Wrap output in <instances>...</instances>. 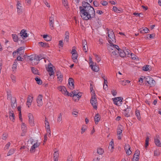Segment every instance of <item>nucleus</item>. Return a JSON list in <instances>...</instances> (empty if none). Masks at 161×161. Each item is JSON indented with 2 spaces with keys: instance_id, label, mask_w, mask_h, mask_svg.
<instances>
[{
  "instance_id": "f257e3e1",
  "label": "nucleus",
  "mask_w": 161,
  "mask_h": 161,
  "mask_svg": "<svg viewBox=\"0 0 161 161\" xmlns=\"http://www.w3.org/2000/svg\"><path fill=\"white\" fill-rule=\"evenodd\" d=\"M80 14L81 18L85 20L91 19L95 16L94 8L88 3L83 1L82 6H80Z\"/></svg>"
},
{
  "instance_id": "f03ea898",
  "label": "nucleus",
  "mask_w": 161,
  "mask_h": 161,
  "mask_svg": "<svg viewBox=\"0 0 161 161\" xmlns=\"http://www.w3.org/2000/svg\"><path fill=\"white\" fill-rule=\"evenodd\" d=\"M108 42L110 44H113L116 42L115 35L112 30L108 31Z\"/></svg>"
},
{
  "instance_id": "7ed1b4c3",
  "label": "nucleus",
  "mask_w": 161,
  "mask_h": 161,
  "mask_svg": "<svg viewBox=\"0 0 161 161\" xmlns=\"http://www.w3.org/2000/svg\"><path fill=\"white\" fill-rule=\"evenodd\" d=\"M96 96L95 93L92 92V97L90 100V103L93 108L97 109V101L96 98Z\"/></svg>"
},
{
  "instance_id": "20e7f679",
  "label": "nucleus",
  "mask_w": 161,
  "mask_h": 161,
  "mask_svg": "<svg viewBox=\"0 0 161 161\" xmlns=\"http://www.w3.org/2000/svg\"><path fill=\"white\" fill-rule=\"evenodd\" d=\"M144 80L145 82L150 85L151 87H153L155 86V81L151 77L147 76L144 77Z\"/></svg>"
},
{
  "instance_id": "39448f33",
  "label": "nucleus",
  "mask_w": 161,
  "mask_h": 161,
  "mask_svg": "<svg viewBox=\"0 0 161 161\" xmlns=\"http://www.w3.org/2000/svg\"><path fill=\"white\" fill-rule=\"evenodd\" d=\"M112 100L114 104L117 106H120L122 103L123 98L121 97H119L113 98Z\"/></svg>"
},
{
  "instance_id": "423d86ee",
  "label": "nucleus",
  "mask_w": 161,
  "mask_h": 161,
  "mask_svg": "<svg viewBox=\"0 0 161 161\" xmlns=\"http://www.w3.org/2000/svg\"><path fill=\"white\" fill-rule=\"evenodd\" d=\"M17 7V12L18 14H20L23 12V6L21 2L19 1H17L16 5Z\"/></svg>"
},
{
  "instance_id": "0eeeda50",
  "label": "nucleus",
  "mask_w": 161,
  "mask_h": 161,
  "mask_svg": "<svg viewBox=\"0 0 161 161\" xmlns=\"http://www.w3.org/2000/svg\"><path fill=\"white\" fill-rule=\"evenodd\" d=\"M49 25L50 28L52 30H53L54 28V16L52 14V16L49 18Z\"/></svg>"
},
{
  "instance_id": "6e6552de",
  "label": "nucleus",
  "mask_w": 161,
  "mask_h": 161,
  "mask_svg": "<svg viewBox=\"0 0 161 161\" xmlns=\"http://www.w3.org/2000/svg\"><path fill=\"white\" fill-rule=\"evenodd\" d=\"M68 87L71 90H73L74 88V79L70 78L68 80Z\"/></svg>"
},
{
  "instance_id": "1a4fd4ad",
  "label": "nucleus",
  "mask_w": 161,
  "mask_h": 161,
  "mask_svg": "<svg viewBox=\"0 0 161 161\" xmlns=\"http://www.w3.org/2000/svg\"><path fill=\"white\" fill-rule=\"evenodd\" d=\"M19 36L22 38V42H24V40L25 38L28 36V34L26 32V31L25 30H22L19 33Z\"/></svg>"
},
{
  "instance_id": "9d476101",
  "label": "nucleus",
  "mask_w": 161,
  "mask_h": 161,
  "mask_svg": "<svg viewBox=\"0 0 161 161\" xmlns=\"http://www.w3.org/2000/svg\"><path fill=\"white\" fill-rule=\"evenodd\" d=\"M29 118V123L30 126H34L35 125L34 117L33 114L31 113H29L28 115Z\"/></svg>"
},
{
  "instance_id": "9b49d317",
  "label": "nucleus",
  "mask_w": 161,
  "mask_h": 161,
  "mask_svg": "<svg viewBox=\"0 0 161 161\" xmlns=\"http://www.w3.org/2000/svg\"><path fill=\"white\" fill-rule=\"evenodd\" d=\"M154 142L156 145L159 147H161V142L160 140L159 136L157 135L154 138Z\"/></svg>"
},
{
  "instance_id": "f8f14e48",
  "label": "nucleus",
  "mask_w": 161,
  "mask_h": 161,
  "mask_svg": "<svg viewBox=\"0 0 161 161\" xmlns=\"http://www.w3.org/2000/svg\"><path fill=\"white\" fill-rule=\"evenodd\" d=\"M57 89L61 93L67 95L68 94V92L67 91L66 88L64 86H60L57 87Z\"/></svg>"
},
{
  "instance_id": "ddd939ff",
  "label": "nucleus",
  "mask_w": 161,
  "mask_h": 161,
  "mask_svg": "<svg viewBox=\"0 0 161 161\" xmlns=\"http://www.w3.org/2000/svg\"><path fill=\"white\" fill-rule=\"evenodd\" d=\"M12 36L14 42H17L19 41H20L21 43H23L22 38H21V37H20L19 35L17 36L15 34H12Z\"/></svg>"
},
{
  "instance_id": "4468645a",
  "label": "nucleus",
  "mask_w": 161,
  "mask_h": 161,
  "mask_svg": "<svg viewBox=\"0 0 161 161\" xmlns=\"http://www.w3.org/2000/svg\"><path fill=\"white\" fill-rule=\"evenodd\" d=\"M43 97L42 95H39L36 99V102L37 103V106L40 107L43 104L42 99Z\"/></svg>"
},
{
  "instance_id": "2eb2a0df",
  "label": "nucleus",
  "mask_w": 161,
  "mask_h": 161,
  "mask_svg": "<svg viewBox=\"0 0 161 161\" xmlns=\"http://www.w3.org/2000/svg\"><path fill=\"white\" fill-rule=\"evenodd\" d=\"M21 129L22 131V133H21V135L24 136L27 131L26 125L24 123H22L21 125Z\"/></svg>"
},
{
  "instance_id": "dca6fc26",
  "label": "nucleus",
  "mask_w": 161,
  "mask_h": 161,
  "mask_svg": "<svg viewBox=\"0 0 161 161\" xmlns=\"http://www.w3.org/2000/svg\"><path fill=\"white\" fill-rule=\"evenodd\" d=\"M52 66H53V65L51 63H50L47 69V71L49 73V75L50 76L53 75L54 74V72Z\"/></svg>"
},
{
  "instance_id": "f3484780",
  "label": "nucleus",
  "mask_w": 161,
  "mask_h": 161,
  "mask_svg": "<svg viewBox=\"0 0 161 161\" xmlns=\"http://www.w3.org/2000/svg\"><path fill=\"white\" fill-rule=\"evenodd\" d=\"M124 148L126 154L128 155H129L131 154V151L130 150V147L128 144L127 143L125 144Z\"/></svg>"
},
{
  "instance_id": "a211bd4d",
  "label": "nucleus",
  "mask_w": 161,
  "mask_h": 161,
  "mask_svg": "<svg viewBox=\"0 0 161 161\" xmlns=\"http://www.w3.org/2000/svg\"><path fill=\"white\" fill-rule=\"evenodd\" d=\"M40 145V143L38 142H36L34 143L31 147L30 152L31 153H34L35 151L36 148L38 147Z\"/></svg>"
},
{
  "instance_id": "6ab92c4d",
  "label": "nucleus",
  "mask_w": 161,
  "mask_h": 161,
  "mask_svg": "<svg viewBox=\"0 0 161 161\" xmlns=\"http://www.w3.org/2000/svg\"><path fill=\"white\" fill-rule=\"evenodd\" d=\"M83 50L85 52H87L88 51L87 43L85 40H84L82 42Z\"/></svg>"
},
{
  "instance_id": "aec40b11",
  "label": "nucleus",
  "mask_w": 161,
  "mask_h": 161,
  "mask_svg": "<svg viewBox=\"0 0 161 161\" xmlns=\"http://www.w3.org/2000/svg\"><path fill=\"white\" fill-rule=\"evenodd\" d=\"M69 32L66 31L65 32L64 34V42L65 43H68L69 42Z\"/></svg>"
},
{
  "instance_id": "412c9836",
  "label": "nucleus",
  "mask_w": 161,
  "mask_h": 161,
  "mask_svg": "<svg viewBox=\"0 0 161 161\" xmlns=\"http://www.w3.org/2000/svg\"><path fill=\"white\" fill-rule=\"evenodd\" d=\"M33 99V97L30 96H28V98H27L26 104L28 106V108H29L30 106L31 105V103L32 102Z\"/></svg>"
},
{
  "instance_id": "4be33fe9",
  "label": "nucleus",
  "mask_w": 161,
  "mask_h": 161,
  "mask_svg": "<svg viewBox=\"0 0 161 161\" xmlns=\"http://www.w3.org/2000/svg\"><path fill=\"white\" fill-rule=\"evenodd\" d=\"M11 106L13 108H15L17 106L16 100L15 97H12L11 99Z\"/></svg>"
},
{
  "instance_id": "5701e85b",
  "label": "nucleus",
  "mask_w": 161,
  "mask_h": 161,
  "mask_svg": "<svg viewBox=\"0 0 161 161\" xmlns=\"http://www.w3.org/2000/svg\"><path fill=\"white\" fill-rule=\"evenodd\" d=\"M90 68L93 71L96 72H98L99 69V67L96 65H93L92 64H90Z\"/></svg>"
},
{
  "instance_id": "b1692460",
  "label": "nucleus",
  "mask_w": 161,
  "mask_h": 161,
  "mask_svg": "<svg viewBox=\"0 0 161 161\" xmlns=\"http://www.w3.org/2000/svg\"><path fill=\"white\" fill-rule=\"evenodd\" d=\"M72 54V58L73 62L75 63H77L78 62L77 59L78 56V53Z\"/></svg>"
},
{
  "instance_id": "393cba45",
  "label": "nucleus",
  "mask_w": 161,
  "mask_h": 161,
  "mask_svg": "<svg viewBox=\"0 0 161 161\" xmlns=\"http://www.w3.org/2000/svg\"><path fill=\"white\" fill-rule=\"evenodd\" d=\"M110 45V48L112 50H114V49L118 51V52H119L121 50L118 45L114 44V43H113V44Z\"/></svg>"
},
{
  "instance_id": "a878e982",
  "label": "nucleus",
  "mask_w": 161,
  "mask_h": 161,
  "mask_svg": "<svg viewBox=\"0 0 161 161\" xmlns=\"http://www.w3.org/2000/svg\"><path fill=\"white\" fill-rule=\"evenodd\" d=\"M45 127L47 129V132H50V125L49 124V123L47 121V118H45Z\"/></svg>"
},
{
  "instance_id": "bb28decb",
  "label": "nucleus",
  "mask_w": 161,
  "mask_h": 161,
  "mask_svg": "<svg viewBox=\"0 0 161 161\" xmlns=\"http://www.w3.org/2000/svg\"><path fill=\"white\" fill-rule=\"evenodd\" d=\"M38 44L41 47H43L44 48H47L49 47L48 43L47 42L44 43L41 42H39Z\"/></svg>"
},
{
  "instance_id": "cd10ccee",
  "label": "nucleus",
  "mask_w": 161,
  "mask_h": 161,
  "mask_svg": "<svg viewBox=\"0 0 161 161\" xmlns=\"http://www.w3.org/2000/svg\"><path fill=\"white\" fill-rule=\"evenodd\" d=\"M36 58H35V56H34V57H32L30 59L33 64L36 65L39 63V61H38V59H36Z\"/></svg>"
},
{
  "instance_id": "c85d7f7f",
  "label": "nucleus",
  "mask_w": 161,
  "mask_h": 161,
  "mask_svg": "<svg viewBox=\"0 0 161 161\" xmlns=\"http://www.w3.org/2000/svg\"><path fill=\"white\" fill-rule=\"evenodd\" d=\"M57 78L58 81L62 82L63 80V75L60 72H58L57 73Z\"/></svg>"
},
{
  "instance_id": "c756f323",
  "label": "nucleus",
  "mask_w": 161,
  "mask_h": 161,
  "mask_svg": "<svg viewBox=\"0 0 161 161\" xmlns=\"http://www.w3.org/2000/svg\"><path fill=\"white\" fill-rule=\"evenodd\" d=\"M9 117L10 120L13 122L14 121L15 119V116L13 111H10L9 113Z\"/></svg>"
},
{
  "instance_id": "7c9ffc66",
  "label": "nucleus",
  "mask_w": 161,
  "mask_h": 161,
  "mask_svg": "<svg viewBox=\"0 0 161 161\" xmlns=\"http://www.w3.org/2000/svg\"><path fill=\"white\" fill-rule=\"evenodd\" d=\"M17 64L18 63H17V62H16V60H15L12 68V70L14 72H15L16 70Z\"/></svg>"
},
{
  "instance_id": "2f4dec72",
  "label": "nucleus",
  "mask_w": 161,
  "mask_h": 161,
  "mask_svg": "<svg viewBox=\"0 0 161 161\" xmlns=\"http://www.w3.org/2000/svg\"><path fill=\"white\" fill-rule=\"evenodd\" d=\"M100 116L98 114H97L94 117V120L95 123L96 124H97L98 122L100 120Z\"/></svg>"
},
{
  "instance_id": "473e14b6",
  "label": "nucleus",
  "mask_w": 161,
  "mask_h": 161,
  "mask_svg": "<svg viewBox=\"0 0 161 161\" xmlns=\"http://www.w3.org/2000/svg\"><path fill=\"white\" fill-rule=\"evenodd\" d=\"M140 32L141 33L144 34L148 33L149 31V29L147 27H145L144 28H141L140 30Z\"/></svg>"
},
{
  "instance_id": "72a5a7b5",
  "label": "nucleus",
  "mask_w": 161,
  "mask_h": 161,
  "mask_svg": "<svg viewBox=\"0 0 161 161\" xmlns=\"http://www.w3.org/2000/svg\"><path fill=\"white\" fill-rule=\"evenodd\" d=\"M135 114L139 120H141V116L140 111L136 109L135 111Z\"/></svg>"
},
{
  "instance_id": "f704fd0d",
  "label": "nucleus",
  "mask_w": 161,
  "mask_h": 161,
  "mask_svg": "<svg viewBox=\"0 0 161 161\" xmlns=\"http://www.w3.org/2000/svg\"><path fill=\"white\" fill-rule=\"evenodd\" d=\"M113 10L116 13H119L121 12L122 11L121 8L118 9L116 7L114 6L113 8Z\"/></svg>"
},
{
  "instance_id": "c9c22d12",
  "label": "nucleus",
  "mask_w": 161,
  "mask_h": 161,
  "mask_svg": "<svg viewBox=\"0 0 161 161\" xmlns=\"http://www.w3.org/2000/svg\"><path fill=\"white\" fill-rule=\"evenodd\" d=\"M108 148L111 150L114 148V143L113 139H112L109 142Z\"/></svg>"
},
{
  "instance_id": "e433bc0d",
  "label": "nucleus",
  "mask_w": 161,
  "mask_h": 161,
  "mask_svg": "<svg viewBox=\"0 0 161 161\" xmlns=\"http://www.w3.org/2000/svg\"><path fill=\"white\" fill-rule=\"evenodd\" d=\"M130 81L128 80H124L120 81V83L123 86H125L127 84L130 83Z\"/></svg>"
},
{
  "instance_id": "4c0bfd02",
  "label": "nucleus",
  "mask_w": 161,
  "mask_h": 161,
  "mask_svg": "<svg viewBox=\"0 0 161 161\" xmlns=\"http://www.w3.org/2000/svg\"><path fill=\"white\" fill-rule=\"evenodd\" d=\"M118 53H119V55L121 57H124L125 56V54L124 53V51L121 49L120 51L118 52Z\"/></svg>"
},
{
  "instance_id": "58836bf2",
  "label": "nucleus",
  "mask_w": 161,
  "mask_h": 161,
  "mask_svg": "<svg viewBox=\"0 0 161 161\" xmlns=\"http://www.w3.org/2000/svg\"><path fill=\"white\" fill-rule=\"evenodd\" d=\"M31 69L32 73L36 75H39L38 70L36 68L32 67H31Z\"/></svg>"
},
{
  "instance_id": "ea45409f",
  "label": "nucleus",
  "mask_w": 161,
  "mask_h": 161,
  "mask_svg": "<svg viewBox=\"0 0 161 161\" xmlns=\"http://www.w3.org/2000/svg\"><path fill=\"white\" fill-rule=\"evenodd\" d=\"M129 109H130V110H131L130 108L129 109L128 108L127 109L124 110V115L125 117H128L130 116V114L129 113V112H127V110L128 111H129Z\"/></svg>"
},
{
  "instance_id": "a19ab883",
  "label": "nucleus",
  "mask_w": 161,
  "mask_h": 161,
  "mask_svg": "<svg viewBox=\"0 0 161 161\" xmlns=\"http://www.w3.org/2000/svg\"><path fill=\"white\" fill-rule=\"evenodd\" d=\"M35 80L38 85H41L42 84V80L38 77L35 78Z\"/></svg>"
},
{
  "instance_id": "79ce46f5",
  "label": "nucleus",
  "mask_w": 161,
  "mask_h": 161,
  "mask_svg": "<svg viewBox=\"0 0 161 161\" xmlns=\"http://www.w3.org/2000/svg\"><path fill=\"white\" fill-rule=\"evenodd\" d=\"M25 49V47H20L19 48H18L17 51H14L13 53V56H15L14 54V53H19V51H21L22 50H24Z\"/></svg>"
},
{
  "instance_id": "37998d69",
  "label": "nucleus",
  "mask_w": 161,
  "mask_h": 161,
  "mask_svg": "<svg viewBox=\"0 0 161 161\" xmlns=\"http://www.w3.org/2000/svg\"><path fill=\"white\" fill-rule=\"evenodd\" d=\"M104 152V150L102 148H99L97 149V153L99 155L103 154Z\"/></svg>"
},
{
  "instance_id": "c03bdc74",
  "label": "nucleus",
  "mask_w": 161,
  "mask_h": 161,
  "mask_svg": "<svg viewBox=\"0 0 161 161\" xmlns=\"http://www.w3.org/2000/svg\"><path fill=\"white\" fill-rule=\"evenodd\" d=\"M43 38L46 41H50L51 40V38L47 35H43Z\"/></svg>"
},
{
  "instance_id": "a18cd8bd",
  "label": "nucleus",
  "mask_w": 161,
  "mask_h": 161,
  "mask_svg": "<svg viewBox=\"0 0 161 161\" xmlns=\"http://www.w3.org/2000/svg\"><path fill=\"white\" fill-rule=\"evenodd\" d=\"M62 3L64 6L66 8H67L68 6V3L67 0H62Z\"/></svg>"
},
{
  "instance_id": "49530a36",
  "label": "nucleus",
  "mask_w": 161,
  "mask_h": 161,
  "mask_svg": "<svg viewBox=\"0 0 161 161\" xmlns=\"http://www.w3.org/2000/svg\"><path fill=\"white\" fill-rule=\"evenodd\" d=\"M14 149L12 148V149H10L9 150L8 152V153L7 154V156H9L12 155L14 153Z\"/></svg>"
},
{
  "instance_id": "de8ad7c7",
  "label": "nucleus",
  "mask_w": 161,
  "mask_h": 161,
  "mask_svg": "<svg viewBox=\"0 0 161 161\" xmlns=\"http://www.w3.org/2000/svg\"><path fill=\"white\" fill-rule=\"evenodd\" d=\"M35 56V58H36V59H38V61H39L41 59L44 58V57L41 55H36Z\"/></svg>"
},
{
  "instance_id": "09e8293b",
  "label": "nucleus",
  "mask_w": 161,
  "mask_h": 161,
  "mask_svg": "<svg viewBox=\"0 0 161 161\" xmlns=\"http://www.w3.org/2000/svg\"><path fill=\"white\" fill-rule=\"evenodd\" d=\"M150 66L149 65H146L142 67V69L144 71H147L149 70Z\"/></svg>"
},
{
  "instance_id": "8fccbe9b",
  "label": "nucleus",
  "mask_w": 161,
  "mask_h": 161,
  "mask_svg": "<svg viewBox=\"0 0 161 161\" xmlns=\"http://www.w3.org/2000/svg\"><path fill=\"white\" fill-rule=\"evenodd\" d=\"M94 55L95 57V59L97 62H99L101 60V58L96 54H94Z\"/></svg>"
},
{
  "instance_id": "3c124183",
  "label": "nucleus",
  "mask_w": 161,
  "mask_h": 161,
  "mask_svg": "<svg viewBox=\"0 0 161 161\" xmlns=\"http://www.w3.org/2000/svg\"><path fill=\"white\" fill-rule=\"evenodd\" d=\"M124 51V53L125 54V56L127 55L128 56H129L131 54L130 51L128 49H125Z\"/></svg>"
},
{
  "instance_id": "603ef678",
  "label": "nucleus",
  "mask_w": 161,
  "mask_h": 161,
  "mask_svg": "<svg viewBox=\"0 0 161 161\" xmlns=\"http://www.w3.org/2000/svg\"><path fill=\"white\" fill-rule=\"evenodd\" d=\"M10 78L12 80V81L14 83H15L16 81V77L13 75H11Z\"/></svg>"
},
{
  "instance_id": "864d4df0",
  "label": "nucleus",
  "mask_w": 161,
  "mask_h": 161,
  "mask_svg": "<svg viewBox=\"0 0 161 161\" xmlns=\"http://www.w3.org/2000/svg\"><path fill=\"white\" fill-rule=\"evenodd\" d=\"M160 154V152L159 150H156L154 151V156H158Z\"/></svg>"
},
{
  "instance_id": "5fc2aeb1",
  "label": "nucleus",
  "mask_w": 161,
  "mask_h": 161,
  "mask_svg": "<svg viewBox=\"0 0 161 161\" xmlns=\"http://www.w3.org/2000/svg\"><path fill=\"white\" fill-rule=\"evenodd\" d=\"M62 120V114L61 113L59 114L58 115V119H57V122H60Z\"/></svg>"
},
{
  "instance_id": "6e6d98bb",
  "label": "nucleus",
  "mask_w": 161,
  "mask_h": 161,
  "mask_svg": "<svg viewBox=\"0 0 161 161\" xmlns=\"http://www.w3.org/2000/svg\"><path fill=\"white\" fill-rule=\"evenodd\" d=\"M149 141V138L147 136L146 137V140H145V147H147V146L148 145Z\"/></svg>"
},
{
  "instance_id": "4d7b16f0",
  "label": "nucleus",
  "mask_w": 161,
  "mask_h": 161,
  "mask_svg": "<svg viewBox=\"0 0 161 161\" xmlns=\"http://www.w3.org/2000/svg\"><path fill=\"white\" fill-rule=\"evenodd\" d=\"M10 144H11L10 142H8L5 146V147L4 148V150H6L8 149L10 145Z\"/></svg>"
},
{
  "instance_id": "13d9d810",
  "label": "nucleus",
  "mask_w": 161,
  "mask_h": 161,
  "mask_svg": "<svg viewBox=\"0 0 161 161\" xmlns=\"http://www.w3.org/2000/svg\"><path fill=\"white\" fill-rule=\"evenodd\" d=\"M71 54H75L77 53L76 50V47H73L72 48V51L71 52Z\"/></svg>"
},
{
  "instance_id": "bf43d9fd",
  "label": "nucleus",
  "mask_w": 161,
  "mask_h": 161,
  "mask_svg": "<svg viewBox=\"0 0 161 161\" xmlns=\"http://www.w3.org/2000/svg\"><path fill=\"white\" fill-rule=\"evenodd\" d=\"M130 56H131V58L132 59L134 60H137V58H136V56H135L134 54H133L132 53H131Z\"/></svg>"
},
{
  "instance_id": "052dcab7",
  "label": "nucleus",
  "mask_w": 161,
  "mask_h": 161,
  "mask_svg": "<svg viewBox=\"0 0 161 161\" xmlns=\"http://www.w3.org/2000/svg\"><path fill=\"white\" fill-rule=\"evenodd\" d=\"M53 158H58L59 155V153L58 151H55L54 153Z\"/></svg>"
},
{
  "instance_id": "680f3d73",
  "label": "nucleus",
  "mask_w": 161,
  "mask_h": 161,
  "mask_svg": "<svg viewBox=\"0 0 161 161\" xmlns=\"http://www.w3.org/2000/svg\"><path fill=\"white\" fill-rule=\"evenodd\" d=\"M139 159V157H137L135 156H133L132 161H138Z\"/></svg>"
},
{
  "instance_id": "e2e57ef3",
  "label": "nucleus",
  "mask_w": 161,
  "mask_h": 161,
  "mask_svg": "<svg viewBox=\"0 0 161 161\" xmlns=\"http://www.w3.org/2000/svg\"><path fill=\"white\" fill-rule=\"evenodd\" d=\"M140 153V151L138 150H137L135 151V153L133 156L139 157Z\"/></svg>"
},
{
  "instance_id": "0e129e2a",
  "label": "nucleus",
  "mask_w": 161,
  "mask_h": 161,
  "mask_svg": "<svg viewBox=\"0 0 161 161\" xmlns=\"http://www.w3.org/2000/svg\"><path fill=\"white\" fill-rule=\"evenodd\" d=\"M86 130V126H83L81 129V133L83 134Z\"/></svg>"
},
{
  "instance_id": "69168bd1",
  "label": "nucleus",
  "mask_w": 161,
  "mask_h": 161,
  "mask_svg": "<svg viewBox=\"0 0 161 161\" xmlns=\"http://www.w3.org/2000/svg\"><path fill=\"white\" fill-rule=\"evenodd\" d=\"M8 137V135L7 134H3V136H2V138L4 140H6V139H7V137Z\"/></svg>"
},
{
  "instance_id": "338daca9",
  "label": "nucleus",
  "mask_w": 161,
  "mask_h": 161,
  "mask_svg": "<svg viewBox=\"0 0 161 161\" xmlns=\"http://www.w3.org/2000/svg\"><path fill=\"white\" fill-rule=\"evenodd\" d=\"M100 3L103 6H106L108 4V2L105 1H101Z\"/></svg>"
},
{
  "instance_id": "774afa93",
  "label": "nucleus",
  "mask_w": 161,
  "mask_h": 161,
  "mask_svg": "<svg viewBox=\"0 0 161 161\" xmlns=\"http://www.w3.org/2000/svg\"><path fill=\"white\" fill-rule=\"evenodd\" d=\"M93 3L95 7H97L99 6V4L97 1H93Z\"/></svg>"
}]
</instances>
